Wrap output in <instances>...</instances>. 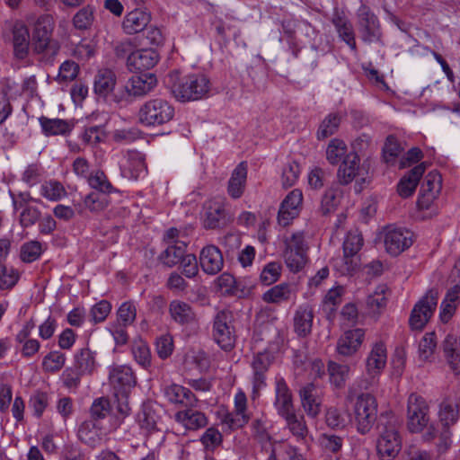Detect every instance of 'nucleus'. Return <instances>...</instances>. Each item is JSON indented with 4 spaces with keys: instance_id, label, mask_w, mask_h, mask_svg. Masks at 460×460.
<instances>
[{
    "instance_id": "obj_48",
    "label": "nucleus",
    "mask_w": 460,
    "mask_h": 460,
    "mask_svg": "<svg viewBox=\"0 0 460 460\" xmlns=\"http://www.w3.org/2000/svg\"><path fill=\"white\" fill-rule=\"evenodd\" d=\"M347 155V146L341 139H332L326 147V159L331 164H337Z\"/></svg>"
},
{
    "instance_id": "obj_20",
    "label": "nucleus",
    "mask_w": 460,
    "mask_h": 460,
    "mask_svg": "<svg viewBox=\"0 0 460 460\" xmlns=\"http://www.w3.org/2000/svg\"><path fill=\"white\" fill-rule=\"evenodd\" d=\"M358 19L362 40L369 43L377 41L381 35L377 17L367 6H361L358 10Z\"/></svg>"
},
{
    "instance_id": "obj_32",
    "label": "nucleus",
    "mask_w": 460,
    "mask_h": 460,
    "mask_svg": "<svg viewBox=\"0 0 460 460\" xmlns=\"http://www.w3.org/2000/svg\"><path fill=\"white\" fill-rule=\"evenodd\" d=\"M425 170V164L421 163L401 179L397 185V191L401 197L408 198L413 194Z\"/></svg>"
},
{
    "instance_id": "obj_52",
    "label": "nucleus",
    "mask_w": 460,
    "mask_h": 460,
    "mask_svg": "<svg viewBox=\"0 0 460 460\" xmlns=\"http://www.w3.org/2000/svg\"><path fill=\"white\" fill-rule=\"evenodd\" d=\"M66 360L64 353L58 350L50 351L42 359V368L46 372L56 373L63 368Z\"/></svg>"
},
{
    "instance_id": "obj_46",
    "label": "nucleus",
    "mask_w": 460,
    "mask_h": 460,
    "mask_svg": "<svg viewBox=\"0 0 460 460\" xmlns=\"http://www.w3.org/2000/svg\"><path fill=\"white\" fill-rule=\"evenodd\" d=\"M282 418L285 420L290 432L296 437L297 439L305 438L307 434V428L303 416L297 415L296 411H293Z\"/></svg>"
},
{
    "instance_id": "obj_44",
    "label": "nucleus",
    "mask_w": 460,
    "mask_h": 460,
    "mask_svg": "<svg viewBox=\"0 0 460 460\" xmlns=\"http://www.w3.org/2000/svg\"><path fill=\"white\" fill-rule=\"evenodd\" d=\"M350 368L348 365L330 361L328 364L329 379L335 387H342L349 377Z\"/></svg>"
},
{
    "instance_id": "obj_8",
    "label": "nucleus",
    "mask_w": 460,
    "mask_h": 460,
    "mask_svg": "<svg viewBox=\"0 0 460 460\" xmlns=\"http://www.w3.org/2000/svg\"><path fill=\"white\" fill-rule=\"evenodd\" d=\"M213 337L225 350H230L234 347L235 334L231 312L220 311L217 314L213 324Z\"/></svg>"
},
{
    "instance_id": "obj_34",
    "label": "nucleus",
    "mask_w": 460,
    "mask_h": 460,
    "mask_svg": "<svg viewBox=\"0 0 460 460\" xmlns=\"http://www.w3.org/2000/svg\"><path fill=\"white\" fill-rule=\"evenodd\" d=\"M247 179V165L240 163L228 181L227 192L233 199H239L244 190Z\"/></svg>"
},
{
    "instance_id": "obj_62",
    "label": "nucleus",
    "mask_w": 460,
    "mask_h": 460,
    "mask_svg": "<svg viewBox=\"0 0 460 460\" xmlns=\"http://www.w3.org/2000/svg\"><path fill=\"white\" fill-rule=\"evenodd\" d=\"M442 187L441 175L437 172H429L421 185L420 190L432 195L438 196Z\"/></svg>"
},
{
    "instance_id": "obj_38",
    "label": "nucleus",
    "mask_w": 460,
    "mask_h": 460,
    "mask_svg": "<svg viewBox=\"0 0 460 460\" xmlns=\"http://www.w3.org/2000/svg\"><path fill=\"white\" fill-rule=\"evenodd\" d=\"M444 351L447 362L456 375L460 374V344L453 335H447L444 341Z\"/></svg>"
},
{
    "instance_id": "obj_11",
    "label": "nucleus",
    "mask_w": 460,
    "mask_h": 460,
    "mask_svg": "<svg viewBox=\"0 0 460 460\" xmlns=\"http://www.w3.org/2000/svg\"><path fill=\"white\" fill-rule=\"evenodd\" d=\"M273 360L269 351L255 354L251 362L252 399L256 400L260 392L266 387V373Z\"/></svg>"
},
{
    "instance_id": "obj_54",
    "label": "nucleus",
    "mask_w": 460,
    "mask_h": 460,
    "mask_svg": "<svg viewBox=\"0 0 460 460\" xmlns=\"http://www.w3.org/2000/svg\"><path fill=\"white\" fill-rule=\"evenodd\" d=\"M87 181L91 188L98 190V192L109 194L114 190L113 186L108 180L105 173L102 171H96L90 174Z\"/></svg>"
},
{
    "instance_id": "obj_41",
    "label": "nucleus",
    "mask_w": 460,
    "mask_h": 460,
    "mask_svg": "<svg viewBox=\"0 0 460 460\" xmlns=\"http://www.w3.org/2000/svg\"><path fill=\"white\" fill-rule=\"evenodd\" d=\"M42 130L47 136L66 135L72 129V125L66 120L60 119H48L42 117L40 119Z\"/></svg>"
},
{
    "instance_id": "obj_17",
    "label": "nucleus",
    "mask_w": 460,
    "mask_h": 460,
    "mask_svg": "<svg viewBox=\"0 0 460 460\" xmlns=\"http://www.w3.org/2000/svg\"><path fill=\"white\" fill-rule=\"evenodd\" d=\"M121 175L128 180L144 178L147 173L144 155L137 151H128L119 162Z\"/></svg>"
},
{
    "instance_id": "obj_29",
    "label": "nucleus",
    "mask_w": 460,
    "mask_h": 460,
    "mask_svg": "<svg viewBox=\"0 0 460 460\" xmlns=\"http://www.w3.org/2000/svg\"><path fill=\"white\" fill-rule=\"evenodd\" d=\"M13 46L14 56L19 59L27 57L30 48V33L22 22H15L13 26Z\"/></svg>"
},
{
    "instance_id": "obj_61",
    "label": "nucleus",
    "mask_w": 460,
    "mask_h": 460,
    "mask_svg": "<svg viewBox=\"0 0 460 460\" xmlns=\"http://www.w3.org/2000/svg\"><path fill=\"white\" fill-rule=\"evenodd\" d=\"M281 274V265L279 262H269L266 264L261 273V281L270 286L279 280Z\"/></svg>"
},
{
    "instance_id": "obj_56",
    "label": "nucleus",
    "mask_w": 460,
    "mask_h": 460,
    "mask_svg": "<svg viewBox=\"0 0 460 460\" xmlns=\"http://www.w3.org/2000/svg\"><path fill=\"white\" fill-rule=\"evenodd\" d=\"M340 37L352 49H356V41L352 25L347 20L337 17L333 20Z\"/></svg>"
},
{
    "instance_id": "obj_49",
    "label": "nucleus",
    "mask_w": 460,
    "mask_h": 460,
    "mask_svg": "<svg viewBox=\"0 0 460 460\" xmlns=\"http://www.w3.org/2000/svg\"><path fill=\"white\" fill-rule=\"evenodd\" d=\"M95 9L92 5H86L77 11L73 17V25L75 29L85 31L89 29L94 21Z\"/></svg>"
},
{
    "instance_id": "obj_59",
    "label": "nucleus",
    "mask_w": 460,
    "mask_h": 460,
    "mask_svg": "<svg viewBox=\"0 0 460 460\" xmlns=\"http://www.w3.org/2000/svg\"><path fill=\"white\" fill-rule=\"evenodd\" d=\"M301 173L299 164L295 162H288L282 170L281 183L284 188H289L296 184Z\"/></svg>"
},
{
    "instance_id": "obj_19",
    "label": "nucleus",
    "mask_w": 460,
    "mask_h": 460,
    "mask_svg": "<svg viewBox=\"0 0 460 460\" xmlns=\"http://www.w3.org/2000/svg\"><path fill=\"white\" fill-rule=\"evenodd\" d=\"M77 437L81 442L94 448L105 440L106 432L99 420H87L79 425Z\"/></svg>"
},
{
    "instance_id": "obj_15",
    "label": "nucleus",
    "mask_w": 460,
    "mask_h": 460,
    "mask_svg": "<svg viewBox=\"0 0 460 460\" xmlns=\"http://www.w3.org/2000/svg\"><path fill=\"white\" fill-rule=\"evenodd\" d=\"M55 26L54 17L49 13L40 14L33 23L32 45L37 53L46 50Z\"/></svg>"
},
{
    "instance_id": "obj_22",
    "label": "nucleus",
    "mask_w": 460,
    "mask_h": 460,
    "mask_svg": "<svg viewBox=\"0 0 460 460\" xmlns=\"http://www.w3.org/2000/svg\"><path fill=\"white\" fill-rule=\"evenodd\" d=\"M274 407L281 417L295 411L291 391L285 379L279 376L275 382Z\"/></svg>"
},
{
    "instance_id": "obj_60",
    "label": "nucleus",
    "mask_w": 460,
    "mask_h": 460,
    "mask_svg": "<svg viewBox=\"0 0 460 460\" xmlns=\"http://www.w3.org/2000/svg\"><path fill=\"white\" fill-rule=\"evenodd\" d=\"M436 339L434 332L426 333L419 344V358L422 361H428L433 356L436 349Z\"/></svg>"
},
{
    "instance_id": "obj_35",
    "label": "nucleus",
    "mask_w": 460,
    "mask_h": 460,
    "mask_svg": "<svg viewBox=\"0 0 460 460\" xmlns=\"http://www.w3.org/2000/svg\"><path fill=\"white\" fill-rule=\"evenodd\" d=\"M314 313L309 305H300L294 315V330L298 336L305 337L311 332Z\"/></svg>"
},
{
    "instance_id": "obj_4",
    "label": "nucleus",
    "mask_w": 460,
    "mask_h": 460,
    "mask_svg": "<svg viewBox=\"0 0 460 460\" xmlns=\"http://www.w3.org/2000/svg\"><path fill=\"white\" fill-rule=\"evenodd\" d=\"M220 423L234 430L245 426L250 420L248 400L245 393L239 388L234 396V411L222 407L217 412Z\"/></svg>"
},
{
    "instance_id": "obj_3",
    "label": "nucleus",
    "mask_w": 460,
    "mask_h": 460,
    "mask_svg": "<svg viewBox=\"0 0 460 460\" xmlns=\"http://www.w3.org/2000/svg\"><path fill=\"white\" fill-rule=\"evenodd\" d=\"M283 258L292 272L300 271L307 263L308 246L302 232H296L284 239Z\"/></svg>"
},
{
    "instance_id": "obj_40",
    "label": "nucleus",
    "mask_w": 460,
    "mask_h": 460,
    "mask_svg": "<svg viewBox=\"0 0 460 460\" xmlns=\"http://www.w3.org/2000/svg\"><path fill=\"white\" fill-rule=\"evenodd\" d=\"M186 246V242H178L176 243L167 245L165 251L161 254L163 263L168 267H172L181 262L187 255L185 254Z\"/></svg>"
},
{
    "instance_id": "obj_63",
    "label": "nucleus",
    "mask_w": 460,
    "mask_h": 460,
    "mask_svg": "<svg viewBox=\"0 0 460 460\" xmlns=\"http://www.w3.org/2000/svg\"><path fill=\"white\" fill-rule=\"evenodd\" d=\"M137 315L136 306L131 302H124L121 304L117 312V323H123L124 326L131 325Z\"/></svg>"
},
{
    "instance_id": "obj_1",
    "label": "nucleus",
    "mask_w": 460,
    "mask_h": 460,
    "mask_svg": "<svg viewBox=\"0 0 460 460\" xmlns=\"http://www.w3.org/2000/svg\"><path fill=\"white\" fill-rule=\"evenodd\" d=\"M166 84L172 95L181 102L199 100L210 89L208 78L201 74L180 77L177 72H172L168 75Z\"/></svg>"
},
{
    "instance_id": "obj_23",
    "label": "nucleus",
    "mask_w": 460,
    "mask_h": 460,
    "mask_svg": "<svg viewBox=\"0 0 460 460\" xmlns=\"http://www.w3.org/2000/svg\"><path fill=\"white\" fill-rule=\"evenodd\" d=\"M159 60V55L154 49H142L133 51L127 58L130 71L146 70L154 67Z\"/></svg>"
},
{
    "instance_id": "obj_27",
    "label": "nucleus",
    "mask_w": 460,
    "mask_h": 460,
    "mask_svg": "<svg viewBox=\"0 0 460 460\" xmlns=\"http://www.w3.org/2000/svg\"><path fill=\"white\" fill-rule=\"evenodd\" d=\"M174 420L185 430H198L208 424L206 414L193 407H187L185 410L177 411Z\"/></svg>"
},
{
    "instance_id": "obj_30",
    "label": "nucleus",
    "mask_w": 460,
    "mask_h": 460,
    "mask_svg": "<svg viewBox=\"0 0 460 460\" xmlns=\"http://www.w3.org/2000/svg\"><path fill=\"white\" fill-rule=\"evenodd\" d=\"M296 296V288L288 283L278 284L262 295V300L269 304H282L294 300Z\"/></svg>"
},
{
    "instance_id": "obj_7",
    "label": "nucleus",
    "mask_w": 460,
    "mask_h": 460,
    "mask_svg": "<svg viewBox=\"0 0 460 460\" xmlns=\"http://www.w3.org/2000/svg\"><path fill=\"white\" fill-rule=\"evenodd\" d=\"M438 293L429 290L413 306L409 324L412 330L421 331L432 317L438 305Z\"/></svg>"
},
{
    "instance_id": "obj_37",
    "label": "nucleus",
    "mask_w": 460,
    "mask_h": 460,
    "mask_svg": "<svg viewBox=\"0 0 460 460\" xmlns=\"http://www.w3.org/2000/svg\"><path fill=\"white\" fill-rule=\"evenodd\" d=\"M171 317L180 324H187L195 321V313L191 306L181 300H172L169 305Z\"/></svg>"
},
{
    "instance_id": "obj_18",
    "label": "nucleus",
    "mask_w": 460,
    "mask_h": 460,
    "mask_svg": "<svg viewBox=\"0 0 460 460\" xmlns=\"http://www.w3.org/2000/svg\"><path fill=\"white\" fill-rule=\"evenodd\" d=\"M303 201L302 191L295 189L290 191L280 204L278 214V222L279 225L288 226L292 220L299 214Z\"/></svg>"
},
{
    "instance_id": "obj_45",
    "label": "nucleus",
    "mask_w": 460,
    "mask_h": 460,
    "mask_svg": "<svg viewBox=\"0 0 460 460\" xmlns=\"http://www.w3.org/2000/svg\"><path fill=\"white\" fill-rule=\"evenodd\" d=\"M341 116L340 113L328 114L320 123L317 130V138L325 139L333 135L339 128L341 124Z\"/></svg>"
},
{
    "instance_id": "obj_9",
    "label": "nucleus",
    "mask_w": 460,
    "mask_h": 460,
    "mask_svg": "<svg viewBox=\"0 0 460 460\" xmlns=\"http://www.w3.org/2000/svg\"><path fill=\"white\" fill-rule=\"evenodd\" d=\"M387 349L384 342L378 341L372 345L369 353L366 358V373L367 376V384L363 386L368 389L376 384L378 376L386 366Z\"/></svg>"
},
{
    "instance_id": "obj_2",
    "label": "nucleus",
    "mask_w": 460,
    "mask_h": 460,
    "mask_svg": "<svg viewBox=\"0 0 460 460\" xmlns=\"http://www.w3.org/2000/svg\"><path fill=\"white\" fill-rule=\"evenodd\" d=\"M175 115L173 105L166 99L153 98L144 102L137 112L140 124L158 127L170 122Z\"/></svg>"
},
{
    "instance_id": "obj_64",
    "label": "nucleus",
    "mask_w": 460,
    "mask_h": 460,
    "mask_svg": "<svg viewBox=\"0 0 460 460\" xmlns=\"http://www.w3.org/2000/svg\"><path fill=\"white\" fill-rule=\"evenodd\" d=\"M402 151V148L397 138L394 136L387 137L383 149L384 159L385 162L388 164L394 163V159L399 156Z\"/></svg>"
},
{
    "instance_id": "obj_51",
    "label": "nucleus",
    "mask_w": 460,
    "mask_h": 460,
    "mask_svg": "<svg viewBox=\"0 0 460 460\" xmlns=\"http://www.w3.org/2000/svg\"><path fill=\"white\" fill-rule=\"evenodd\" d=\"M95 53V42L92 40L84 39L73 48L71 54L77 60L85 62L94 57Z\"/></svg>"
},
{
    "instance_id": "obj_43",
    "label": "nucleus",
    "mask_w": 460,
    "mask_h": 460,
    "mask_svg": "<svg viewBox=\"0 0 460 460\" xmlns=\"http://www.w3.org/2000/svg\"><path fill=\"white\" fill-rule=\"evenodd\" d=\"M132 355L137 364L147 368L151 366L152 355L147 343L138 338L135 339L131 345Z\"/></svg>"
},
{
    "instance_id": "obj_14",
    "label": "nucleus",
    "mask_w": 460,
    "mask_h": 460,
    "mask_svg": "<svg viewBox=\"0 0 460 460\" xmlns=\"http://www.w3.org/2000/svg\"><path fill=\"white\" fill-rule=\"evenodd\" d=\"M402 448V441L394 426H385L380 431L376 441V450L381 460H393Z\"/></svg>"
},
{
    "instance_id": "obj_47",
    "label": "nucleus",
    "mask_w": 460,
    "mask_h": 460,
    "mask_svg": "<svg viewBox=\"0 0 460 460\" xmlns=\"http://www.w3.org/2000/svg\"><path fill=\"white\" fill-rule=\"evenodd\" d=\"M459 412V405L457 402H443L440 404L439 408V420L442 425L446 427H449L455 424L458 419Z\"/></svg>"
},
{
    "instance_id": "obj_50",
    "label": "nucleus",
    "mask_w": 460,
    "mask_h": 460,
    "mask_svg": "<svg viewBox=\"0 0 460 460\" xmlns=\"http://www.w3.org/2000/svg\"><path fill=\"white\" fill-rule=\"evenodd\" d=\"M345 289L342 286H337L331 288L325 295L323 301V307L328 314L334 313L341 304Z\"/></svg>"
},
{
    "instance_id": "obj_36",
    "label": "nucleus",
    "mask_w": 460,
    "mask_h": 460,
    "mask_svg": "<svg viewBox=\"0 0 460 460\" xmlns=\"http://www.w3.org/2000/svg\"><path fill=\"white\" fill-rule=\"evenodd\" d=\"M74 358L75 370L81 375H92L97 369L96 353L90 349H81Z\"/></svg>"
},
{
    "instance_id": "obj_28",
    "label": "nucleus",
    "mask_w": 460,
    "mask_h": 460,
    "mask_svg": "<svg viewBox=\"0 0 460 460\" xmlns=\"http://www.w3.org/2000/svg\"><path fill=\"white\" fill-rule=\"evenodd\" d=\"M164 395L172 404L194 407L197 398L191 391L181 385L170 384L164 388Z\"/></svg>"
},
{
    "instance_id": "obj_10",
    "label": "nucleus",
    "mask_w": 460,
    "mask_h": 460,
    "mask_svg": "<svg viewBox=\"0 0 460 460\" xmlns=\"http://www.w3.org/2000/svg\"><path fill=\"white\" fill-rule=\"evenodd\" d=\"M413 241V233L405 227L389 226L385 230V247L393 256H397L410 248Z\"/></svg>"
},
{
    "instance_id": "obj_12",
    "label": "nucleus",
    "mask_w": 460,
    "mask_h": 460,
    "mask_svg": "<svg viewBox=\"0 0 460 460\" xmlns=\"http://www.w3.org/2000/svg\"><path fill=\"white\" fill-rule=\"evenodd\" d=\"M408 428L411 432H420L429 423V406L423 397L411 394L407 406Z\"/></svg>"
},
{
    "instance_id": "obj_16",
    "label": "nucleus",
    "mask_w": 460,
    "mask_h": 460,
    "mask_svg": "<svg viewBox=\"0 0 460 460\" xmlns=\"http://www.w3.org/2000/svg\"><path fill=\"white\" fill-rule=\"evenodd\" d=\"M157 84V79L155 75L147 73L142 74L139 75L131 76L124 86V93L119 97H115L116 102H119L120 100L133 96V97H141L151 91Z\"/></svg>"
},
{
    "instance_id": "obj_58",
    "label": "nucleus",
    "mask_w": 460,
    "mask_h": 460,
    "mask_svg": "<svg viewBox=\"0 0 460 460\" xmlns=\"http://www.w3.org/2000/svg\"><path fill=\"white\" fill-rule=\"evenodd\" d=\"M386 290L387 288L385 285H379L375 291L367 296V305L372 313H376L385 306Z\"/></svg>"
},
{
    "instance_id": "obj_6",
    "label": "nucleus",
    "mask_w": 460,
    "mask_h": 460,
    "mask_svg": "<svg viewBox=\"0 0 460 460\" xmlns=\"http://www.w3.org/2000/svg\"><path fill=\"white\" fill-rule=\"evenodd\" d=\"M363 244V236L358 230H351L347 234L343 242L342 264L339 268L342 274H351L359 269L361 264L359 252Z\"/></svg>"
},
{
    "instance_id": "obj_21",
    "label": "nucleus",
    "mask_w": 460,
    "mask_h": 460,
    "mask_svg": "<svg viewBox=\"0 0 460 460\" xmlns=\"http://www.w3.org/2000/svg\"><path fill=\"white\" fill-rule=\"evenodd\" d=\"M359 156L355 153L348 154L340 165L337 172L339 182L347 185L353 180L365 181L362 169L359 167Z\"/></svg>"
},
{
    "instance_id": "obj_39",
    "label": "nucleus",
    "mask_w": 460,
    "mask_h": 460,
    "mask_svg": "<svg viewBox=\"0 0 460 460\" xmlns=\"http://www.w3.org/2000/svg\"><path fill=\"white\" fill-rule=\"evenodd\" d=\"M226 221V211L222 202H211L207 208L205 226L208 228H216Z\"/></svg>"
},
{
    "instance_id": "obj_57",
    "label": "nucleus",
    "mask_w": 460,
    "mask_h": 460,
    "mask_svg": "<svg viewBox=\"0 0 460 460\" xmlns=\"http://www.w3.org/2000/svg\"><path fill=\"white\" fill-rule=\"evenodd\" d=\"M342 191L339 188L329 189L325 191L323 199L321 208L323 214L333 211L341 203Z\"/></svg>"
},
{
    "instance_id": "obj_53",
    "label": "nucleus",
    "mask_w": 460,
    "mask_h": 460,
    "mask_svg": "<svg viewBox=\"0 0 460 460\" xmlns=\"http://www.w3.org/2000/svg\"><path fill=\"white\" fill-rule=\"evenodd\" d=\"M43 252L42 243L38 241H30L21 246L20 258L23 262L31 263L37 261Z\"/></svg>"
},
{
    "instance_id": "obj_13",
    "label": "nucleus",
    "mask_w": 460,
    "mask_h": 460,
    "mask_svg": "<svg viewBox=\"0 0 460 460\" xmlns=\"http://www.w3.org/2000/svg\"><path fill=\"white\" fill-rule=\"evenodd\" d=\"M109 381L114 390L116 398L122 399L128 395L136 385V377L130 367L127 365H113L110 367Z\"/></svg>"
},
{
    "instance_id": "obj_55",
    "label": "nucleus",
    "mask_w": 460,
    "mask_h": 460,
    "mask_svg": "<svg viewBox=\"0 0 460 460\" xmlns=\"http://www.w3.org/2000/svg\"><path fill=\"white\" fill-rule=\"evenodd\" d=\"M199 441L208 451H214L223 442V436L216 427L208 428L201 435Z\"/></svg>"
},
{
    "instance_id": "obj_25",
    "label": "nucleus",
    "mask_w": 460,
    "mask_h": 460,
    "mask_svg": "<svg viewBox=\"0 0 460 460\" xmlns=\"http://www.w3.org/2000/svg\"><path fill=\"white\" fill-rule=\"evenodd\" d=\"M365 331L360 328L346 331L338 340L337 352L342 356H352L360 348Z\"/></svg>"
},
{
    "instance_id": "obj_33",
    "label": "nucleus",
    "mask_w": 460,
    "mask_h": 460,
    "mask_svg": "<svg viewBox=\"0 0 460 460\" xmlns=\"http://www.w3.org/2000/svg\"><path fill=\"white\" fill-rule=\"evenodd\" d=\"M115 85L116 75L111 69L101 68L97 71L93 82V90L96 94L106 98L114 91Z\"/></svg>"
},
{
    "instance_id": "obj_26",
    "label": "nucleus",
    "mask_w": 460,
    "mask_h": 460,
    "mask_svg": "<svg viewBox=\"0 0 460 460\" xmlns=\"http://www.w3.org/2000/svg\"><path fill=\"white\" fill-rule=\"evenodd\" d=\"M199 263L201 269L207 274H217L224 266V259L221 251L212 244L205 246L199 254Z\"/></svg>"
},
{
    "instance_id": "obj_5",
    "label": "nucleus",
    "mask_w": 460,
    "mask_h": 460,
    "mask_svg": "<svg viewBox=\"0 0 460 460\" xmlns=\"http://www.w3.org/2000/svg\"><path fill=\"white\" fill-rule=\"evenodd\" d=\"M357 429L361 434H367L376 420L377 403L370 394L358 395L353 409Z\"/></svg>"
},
{
    "instance_id": "obj_24",
    "label": "nucleus",
    "mask_w": 460,
    "mask_h": 460,
    "mask_svg": "<svg viewBox=\"0 0 460 460\" xmlns=\"http://www.w3.org/2000/svg\"><path fill=\"white\" fill-rule=\"evenodd\" d=\"M301 405L307 416L315 418L321 411L322 397L314 384H307L299 391Z\"/></svg>"
},
{
    "instance_id": "obj_31",
    "label": "nucleus",
    "mask_w": 460,
    "mask_h": 460,
    "mask_svg": "<svg viewBox=\"0 0 460 460\" xmlns=\"http://www.w3.org/2000/svg\"><path fill=\"white\" fill-rule=\"evenodd\" d=\"M150 22V15L141 10L135 9L126 14L122 22V29L125 33L132 35L145 30Z\"/></svg>"
},
{
    "instance_id": "obj_42",
    "label": "nucleus",
    "mask_w": 460,
    "mask_h": 460,
    "mask_svg": "<svg viewBox=\"0 0 460 460\" xmlns=\"http://www.w3.org/2000/svg\"><path fill=\"white\" fill-rule=\"evenodd\" d=\"M42 197L49 201H58L66 197L67 192L63 184L56 180L44 181L40 188Z\"/></svg>"
}]
</instances>
